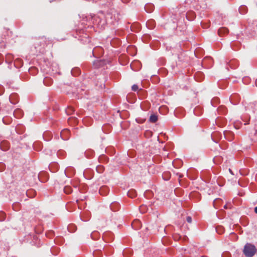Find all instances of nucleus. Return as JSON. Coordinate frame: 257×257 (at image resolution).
I'll return each mask as SVG.
<instances>
[{
	"label": "nucleus",
	"instance_id": "obj_15",
	"mask_svg": "<svg viewBox=\"0 0 257 257\" xmlns=\"http://www.w3.org/2000/svg\"><path fill=\"white\" fill-rule=\"evenodd\" d=\"M70 109L72 110V111H74V110H73V109L72 108H68V109L67 110V112L68 113H69V110H70Z\"/></svg>",
	"mask_w": 257,
	"mask_h": 257
},
{
	"label": "nucleus",
	"instance_id": "obj_12",
	"mask_svg": "<svg viewBox=\"0 0 257 257\" xmlns=\"http://www.w3.org/2000/svg\"><path fill=\"white\" fill-rule=\"evenodd\" d=\"M96 170L99 173H101L103 170V167L102 166H97Z\"/></svg>",
	"mask_w": 257,
	"mask_h": 257
},
{
	"label": "nucleus",
	"instance_id": "obj_4",
	"mask_svg": "<svg viewBox=\"0 0 257 257\" xmlns=\"http://www.w3.org/2000/svg\"><path fill=\"white\" fill-rule=\"evenodd\" d=\"M127 195L129 197L133 198L137 196V192L134 189L130 190L127 192Z\"/></svg>",
	"mask_w": 257,
	"mask_h": 257
},
{
	"label": "nucleus",
	"instance_id": "obj_2",
	"mask_svg": "<svg viewBox=\"0 0 257 257\" xmlns=\"http://www.w3.org/2000/svg\"><path fill=\"white\" fill-rule=\"evenodd\" d=\"M132 226L135 229H140L141 227L142 223H141V221L139 220L135 219L132 222Z\"/></svg>",
	"mask_w": 257,
	"mask_h": 257
},
{
	"label": "nucleus",
	"instance_id": "obj_19",
	"mask_svg": "<svg viewBox=\"0 0 257 257\" xmlns=\"http://www.w3.org/2000/svg\"><path fill=\"white\" fill-rule=\"evenodd\" d=\"M224 207L225 208H227V207H226V205H224Z\"/></svg>",
	"mask_w": 257,
	"mask_h": 257
},
{
	"label": "nucleus",
	"instance_id": "obj_1",
	"mask_svg": "<svg viewBox=\"0 0 257 257\" xmlns=\"http://www.w3.org/2000/svg\"><path fill=\"white\" fill-rule=\"evenodd\" d=\"M256 252L255 246L251 244L247 243L244 247L243 253L248 257L252 256Z\"/></svg>",
	"mask_w": 257,
	"mask_h": 257
},
{
	"label": "nucleus",
	"instance_id": "obj_9",
	"mask_svg": "<svg viewBox=\"0 0 257 257\" xmlns=\"http://www.w3.org/2000/svg\"><path fill=\"white\" fill-rule=\"evenodd\" d=\"M44 83L46 85H50L51 84V79L49 78H46L44 80Z\"/></svg>",
	"mask_w": 257,
	"mask_h": 257
},
{
	"label": "nucleus",
	"instance_id": "obj_14",
	"mask_svg": "<svg viewBox=\"0 0 257 257\" xmlns=\"http://www.w3.org/2000/svg\"><path fill=\"white\" fill-rule=\"evenodd\" d=\"M186 220L188 223H191L192 222V218L190 216H187L186 218Z\"/></svg>",
	"mask_w": 257,
	"mask_h": 257
},
{
	"label": "nucleus",
	"instance_id": "obj_20",
	"mask_svg": "<svg viewBox=\"0 0 257 257\" xmlns=\"http://www.w3.org/2000/svg\"><path fill=\"white\" fill-rule=\"evenodd\" d=\"M35 69V68H31V69H30V70H32V69Z\"/></svg>",
	"mask_w": 257,
	"mask_h": 257
},
{
	"label": "nucleus",
	"instance_id": "obj_8",
	"mask_svg": "<svg viewBox=\"0 0 257 257\" xmlns=\"http://www.w3.org/2000/svg\"><path fill=\"white\" fill-rule=\"evenodd\" d=\"M64 191L66 194H69L72 191V189L70 186H65L64 188Z\"/></svg>",
	"mask_w": 257,
	"mask_h": 257
},
{
	"label": "nucleus",
	"instance_id": "obj_6",
	"mask_svg": "<svg viewBox=\"0 0 257 257\" xmlns=\"http://www.w3.org/2000/svg\"><path fill=\"white\" fill-rule=\"evenodd\" d=\"M22 111L20 109H17L14 112V115L16 117H20L22 115Z\"/></svg>",
	"mask_w": 257,
	"mask_h": 257
},
{
	"label": "nucleus",
	"instance_id": "obj_18",
	"mask_svg": "<svg viewBox=\"0 0 257 257\" xmlns=\"http://www.w3.org/2000/svg\"><path fill=\"white\" fill-rule=\"evenodd\" d=\"M71 118H70L69 119L68 121H70V120H71ZM72 119H73V120H74L75 121H76V119L75 118H72Z\"/></svg>",
	"mask_w": 257,
	"mask_h": 257
},
{
	"label": "nucleus",
	"instance_id": "obj_5",
	"mask_svg": "<svg viewBox=\"0 0 257 257\" xmlns=\"http://www.w3.org/2000/svg\"><path fill=\"white\" fill-rule=\"evenodd\" d=\"M107 187L106 186L101 187L99 189V193L104 196L107 194Z\"/></svg>",
	"mask_w": 257,
	"mask_h": 257
},
{
	"label": "nucleus",
	"instance_id": "obj_17",
	"mask_svg": "<svg viewBox=\"0 0 257 257\" xmlns=\"http://www.w3.org/2000/svg\"><path fill=\"white\" fill-rule=\"evenodd\" d=\"M5 143H6L5 142H3V143H1V145H0L1 147L2 148V146H3V145H4Z\"/></svg>",
	"mask_w": 257,
	"mask_h": 257
},
{
	"label": "nucleus",
	"instance_id": "obj_16",
	"mask_svg": "<svg viewBox=\"0 0 257 257\" xmlns=\"http://www.w3.org/2000/svg\"><path fill=\"white\" fill-rule=\"evenodd\" d=\"M254 212H255V213L257 214V207H255L254 208Z\"/></svg>",
	"mask_w": 257,
	"mask_h": 257
},
{
	"label": "nucleus",
	"instance_id": "obj_3",
	"mask_svg": "<svg viewBox=\"0 0 257 257\" xmlns=\"http://www.w3.org/2000/svg\"><path fill=\"white\" fill-rule=\"evenodd\" d=\"M229 32L227 28L223 27L221 28H220L218 31V35L220 36H223L224 35L228 33Z\"/></svg>",
	"mask_w": 257,
	"mask_h": 257
},
{
	"label": "nucleus",
	"instance_id": "obj_7",
	"mask_svg": "<svg viewBox=\"0 0 257 257\" xmlns=\"http://www.w3.org/2000/svg\"><path fill=\"white\" fill-rule=\"evenodd\" d=\"M149 120L150 122L155 123L158 120V116L155 114H151Z\"/></svg>",
	"mask_w": 257,
	"mask_h": 257
},
{
	"label": "nucleus",
	"instance_id": "obj_10",
	"mask_svg": "<svg viewBox=\"0 0 257 257\" xmlns=\"http://www.w3.org/2000/svg\"><path fill=\"white\" fill-rule=\"evenodd\" d=\"M69 133V131L68 130H64L61 133V137L63 139V140H66L67 139V138H64L63 137V135L65 134H68Z\"/></svg>",
	"mask_w": 257,
	"mask_h": 257
},
{
	"label": "nucleus",
	"instance_id": "obj_11",
	"mask_svg": "<svg viewBox=\"0 0 257 257\" xmlns=\"http://www.w3.org/2000/svg\"><path fill=\"white\" fill-rule=\"evenodd\" d=\"M102 62L101 60H97L94 62V65H96V67L101 66Z\"/></svg>",
	"mask_w": 257,
	"mask_h": 257
},
{
	"label": "nucleus",
	"instance_id": "obj_13",
	"mask_svg": "<svg viewBox=\"0 0 257 257\" xmlns=\"http://www.w3.org/2000/svg\"><path fill=\"white\" fill-rule=\"evenodd\" d=\"M138 89H139L138 86L136 84L133 85L132 87V89L134 91H136L137 90H138Z\"/></svg>",
	"mask_w": 257,
	"mask_h": 257
}]
</instances>
